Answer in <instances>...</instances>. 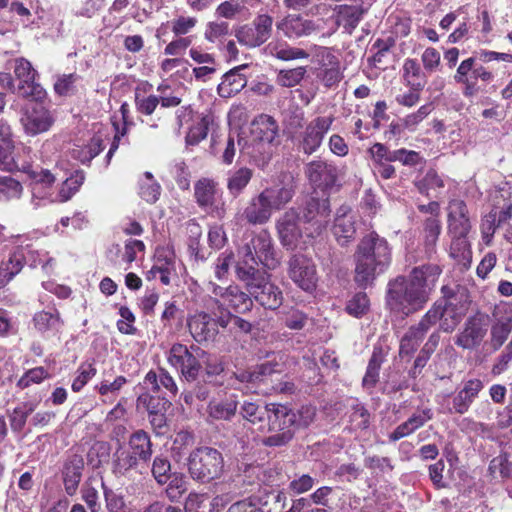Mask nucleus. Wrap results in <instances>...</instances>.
<instances>
[{"mask_svg": "<svg viewBox=\"0 0 512 512\" xmlns=\"http://www.w3.org/2000/svg\"><path fill=\"white\" fill-rule=\"evenodd\" d=\"M441 268L435 264L415 267L408 277L399 276L388 284L387 304L393 312L408 316L421 310L434 290Z\"/></svg>", "mask_w": 512, "mask_h": 512, "instance_id": "nucleus-1", "label": "nucleus"}, {"mask_svg": "<svg viewBox=\"0 0 512 512\" xmlns=\"http://www.w3.org/2000/svg\"><path fill=\"white\" fill-rule=\"evenodd\" d=\"M330 204L327 199H310L300 211L290 209L278 223V231L284 246L295 249L305 236L319 235L329 221Z\"/></svg>", "mask_w": 512, "mask_h": 512, "instance_id": "nucleus-2", "label": "nucleus"}, {"mask_svg": "<svg viewBox=\"0 0 512 512\" xmlns=\"http://www.w3.org/2000/svg\"><path fill=\"white\" fill-rule=\"evenodd\" d=\"M353 260L354 280L359 287L367 288L388 270L392 262V248L385 238L371 232L358 243Z\"/></svg>", "mask_w": 512, "mask_h": 512, "instance_id": "nucleus-3", "label": "nucleus"}, {"mask_svg": "<svg viewBox=\"0 0 512 512\" xmlns=\"http://www.w3.org/2000/svg\"><path fill=\"white\" fill-rule=\"evenodd\" d=\"M258 430L272 432L263 438L266 446L279 447L287 444L293 438V427L296 422V413L282 404H268L258 417Z\"/></svg>", "mask_w": 512, "mask_h": 512, "instance_id": "nucleus-4", "label": "nucleus"}, {"mask_svg": "<svg viewBox=\"0 0 512 512\" xmlns=\"http://www.w3.org/2000/svg\"><path fill=\"white\" fill-rule=\"evenodd\" d=\"M187 467L193 480L208 483L222 475L224 458L216 448L201 446L189 454Z\"/></svg>", "mask_w": 512, "mask_h": 512, "instance_id": "nucleus-5", "label": "nucleus"}, {"mask_svg": "<svg viewBox=\"0 0 512 512\" xmlns=\"http://www.w3.org/2000/svg\"><path fill=\"white\" fill-rule=\"evenodd\" d=\"M205 357V351L195 346H186L181 343L173 344L167 352V361L187 381L197 379L201 370V359Z\"/></svg>", "mask_w": 512, "mask_h": 512, "instance_id": "nucleus-6", "label": "nucleus"}, {"mask_svg": "<svg viewBox=\"0 0 512 512\" xmlns=\"http://www.w3.org/2000/svg\"><path fill=\"white\" fill-rule=\"evenodd\" d=\"M14 74L19 80V84L15 90L23 97H31L36 101L45 98V89L36 81L38 72L32 67L30 61L25 58H17L15 60Z\"/></svg>", "mask_w": 512, "mask_h": 512, "instance_id": "nucleus-7", "label": "nucleus"}, {"mask_svg": "<svg viewBox=\"0 0 512 512\" xmlns=\"http://www.w3.org/2000/svg\"><path fill=\"white\" fill-rule=\"evenodd\" d=\"M290 279L302 290L312 292L318 281L313 261L302 254L293 255L288 263Z\"/></svg>", "mask_w": 512, "mask_h": 512, "instance_id": "nucleus-8", "label": "nucleus"}, {"mask_svg": "<svg viewBox=\"0 0 512 512\" xmlns=\"http://www.w3.org/2000/svg\"><path fill=\"white\" fill-rule=\"evenodd\" d=\"M16 170L25 173L31 180L33 198L50 202L52 185L59 178L57 172L35 168L29 162H22Z\"/></svg>", "mask_w": 512, "mask_h": 512, "instance_id": "nucleus-9", "label": "nucleus"}, {"mask_svg": "<svg viewBox=\"0 0 512 512\" xmlns=\"http://www.w3.org/2000/svg\"><path fill=\"white\" fill-rule=\"evenodd\" d=\"M195 198L198 205L207 213L222 218L225 214L222 192L209 179H201L195 184Z\"/></svg>", "mask_w": 512, "mask_h": 512, "instance_id": "nucleus-10", "label": "nucleus"}, {"mask_svg": "<svg viewBox=\"0 0 512 512\" xmlns=\"http://www.w3.org/2000/svg\"><path fill=\"white\" fill-rule=\"evenodd\" d=\"M146 276L148 280L159 278L163 285H169L177 276L176 256L170 246H161L156 249L154 264Z\"/></svg>", "mask_w": 512, "mask_h": 512, "instance_id": "nucleus-11", "label": "nucleus"}, {"mask_svg": "<svg viewBox=\"0 0 512 512\" xmlns=\"http://www.w3.org/2000/svg\"><path fill=\"white\" fill-rule=\"evenodd\" d=\"M488 332V321L484 316L469 317L461 331L455 336V344L465 350H474Z\"/></svg>", "mask_w": 512, "mask_h": 512, "instance_id": "nucleus-12", "label": "nucleus"}, {"mask_svg": "<svg viewBox=\"0 0 512 512\" xmlns=\"http://www.w3.org/2000/svg\"><path fill=\"white\" fill-rule=\"evenodd\" d=\"M24 133L34 137L47 132L53 125L51 112L41 104H33L25 109L20 119Z\"/></svg>", "mask_w": 512, "mask_h": 512, "instance_id": "nucleus-13", "label": "nucleus"}, {"mask_svg": "<svg viewBox=\"0 0 512 512\" xmlns=\"http://www.w3.org/2000/svg\"><path fill=\"white\" fill-rule=\"evenodd\" d=\"M292 195L290 188L279 184L265 189L258 196V223L268 220L272 211L287 203Z\"/></svg>", "mask_w": 512, "mask_h": 512, "instance_id": "nucleus-14", "label": "nucleus"}, {"mask_svg": "<svg viewBox=\"0 0 512 512\" xmlns=\"http://www.w3.org/2000/svg\"><path fill=\"white\" fill-rule=\"evenodd\" d=\"M212 293L216 297V303L219 308L224 310V313L230 312L232 309L235 312H244L250 309L252 301L248 296L241 292L237 286H229L223 288L214 283H210Z\"/></svg>", "mask_w": 512, "mask_h": 512, "instance_id": "nucleus-15", "label": "nucleus"}, {"mask_svg": "<svg viewBox=\"0 0 512 512\" xmlns=\"http://www.w3.org/2000/svg\"><path fill=\"white\" fill-rule=\"evenodd\" d=\"M332 123V117H317L306 126L301 140V148L305 154L311 155L319 149Z\"/></svg>", "mask_w": 512, "mask_h": 512, "instance_id": "nucleus-16", "label": "nucleus"}, {"mask_svg": "<svg viewBox=\"0 0 512 512\" xmlns=\"http://www.w3.org/2000/svg\"><path fill=\"white\" fill-rule=\"evenodd\" d=\"M305 175L315 187L329 189L336 184L338 171L332 163L317 159L305 166Z\"/></svg>", "mask_w": 512, "mask_h": 512, "instance_id": "nucleus-17", "label": "nucleus"}, {"mask_svg": "<svg viewBox=\"0 0 512 512\" xmlns=\"http://www.w3.org/2000/svg\"><path fill=\"white\" fill-rule=\"evenodd\" d=\"M448 233L450 236H468L471 223L467 216V206L464 201L454 199L449 203Z\"/></svg>", "mask_w": 512, "mask_h": 512, "instance_id": "nucleus-18", "label": "nucleus"}, {"mask_svg": "<svg viewBox=\"0 0 512 512\" xmlns=\"http://www.w3.org/2000/svg\"><path fill=\"white\" fill-rule=\"evenodd\" d=\"M179 125L182 126L184 122L192 120V125L186 135L187 145H197L200 141L206 138L208 134L209 119L207 117L192 115V110L189 108L181 109L177 115Z\"/></svg>", "mask_w": 512, "mask_h": 512, "instance_id": "nucleus-19", "label": "nucleus"}, {"mask_svg": "<svg viewBox=\"0 0 512 512\" xmlns=\"http://www.w3.org/2000/svg\"><path fill=\"white\" fill-rule=\"evenodd\" d=\"M32 323L35 330L45 337L58 335L64 324L59 311L55 308L35 313Z\"/></svg>", "mask_w": 512, "mask_h": 512, "instance_id": "nucleus-20", "label": "nucleus"}, {"mask_svg": "<svg viewBox=\"0 0 512 512\" xmlns=\"http://www.w3.org/2000/svg\"><path fill=\"white\" fill-rule=\"evenodd\" d=\"M218 320H214L205 312H197L189 317L188 327L197 342L212 339L217 333Z\"/></svg>", "mask_w": 512, "mask_h": 512, "instance_id": "nucleus-21", "label": "nucleus"}, {"mask_svg": "<svg viewBox=\"0 0 512 512\" xmlns=\"http://www.w3.org/2000/svg\"><path fill=\"white\" fill-rule=\"evenodd\" d=\"M433 418L430 408L417 409L405 422L398 425L389 435L390 441H398L414 433Z\"/></svg>", "mask_w": 512, "mask_h": 512, "instance_id": "nucleus-22", "label": "nucleus"}, {"mask_svg": "<svg viewBox=\"0 0 512 512\" xmlns=\"http://www.w3.org/2000/svg\"><path fill=\"white\" fill-rule=\"evenodd\" d=\"M356 233L355 216L347 207H341L335 217L333 225V234L337 242L344 246L352 239Z\"/></svg>", "mask_w": 512, "mask_h": 512, "instance_id": "nucleus-23", "label": "nucleus"}, {"mask_svg": "<svg viewBox=\"0 0 512 512\" xmlns=\"http://www.w3.org/2000/svg\"><path fill=\"white\" fill-rule=\"evenodd\" d=\"M278 28L288 38L295 39L309 36L318 31L319 25L309 19L296 15H289L278 24Z\"/></svg>", "mask_w": 512, "mask_h": 512, "instance_id": "nucleus-24", "label": "nucleus"}, {"mask_svg": "<svg viewBox=\"0 0 512 512\" xmlns=\"http://www.w3.org/2000/svg\"><path fill=\"white\" fill-rule=\"evenodd\" d=\"M484 384L480 379H470L466 381L463 388L460 389L452 399L453 407L451 412L464 414L468 411L470 405L477 397L478 393L483 389Z\"/></svg>", "mask_w": 512, "mask_h": 512, "instance_id": "nucleus-25", "label": "nucleus"}, {"mask_svg": "<svg viewBox=\"0 0 512 512\" xmlns=\"http://www.w3.org/2000/svg\"><path fill=\"white\" fill-rule=\"evenodd\" d=\"M466 311V305L456 298H450L444 304L441 303L442 321L440 322V328L444 332H452L460 323Z\"/></svg>", "mask_w": 512, "mask_h": 512, "instance_id": "nucleus-26", "label": "nucleus"}, {"mask_svg": "<svg viewBox=\"0 0 512 512\" xmlns=\"http://www.w3.org/2000/svg\"><path fill=\"white\" fill-rule=\"evenodd\" d=\"M23 247H16L8 260L0 264V288L6 286L16 275H18L25 264Z\"/></svg>", "mask_w": 512, "mask_h": 512, "instance_id": "nucleus-27", "label": "nucleus"}, {"mask_svg": "<svg viewBox=\"0 0 512 512\" xmlns=\"http://www.w3.org/2000/svg\"><path fill=\"white\" fill-rule=\"evenodd\" d=\"M281 290L268 278L258 277V304L265 309L275 310L282 303Z\"/></svg>", "mask_w": 512, "mask_h": 512, "instance_id": "nucleus-28", "label": "nucleus"}, {"mask_svg": "<svg viewBox=\"0 0 512 512\" xmlns=\"http://www.w3.org/2000/svg\"><path fill=\"white\" fill-rule=\"evenodd\" d=\"M258 262L268 270H274L280 264V257L274 250L271 237L266 230L258 233Z\"/></svg>", "mask_w": 512, "mask_h": 512, "instance_id": "nucleus-29", "label": "nucleus"}, {"mask_svg": "<svg viewBox=\"0 0 512 512\" xmlns=\"http://www.w3.org/2000/svg\"><path fill=\"white\" fill-rule=\"evenodd\" d=\"M256 260L254 252L249 244L243 246L239 251V260L236 265L237 276L240 280L252 285L256 275Z\"/></svg>", "mask_w": 512, "mask_h": 512, "instance_id": "nucleus-30", "label": "nucleus"}, {"mask_svg": "<svg viewBox=\"0 0 512 512\" xmlns=\"http://www.w3.org/2000/svg\"><path fill=\"white\" fill-rule=\"evenodd\" d=\"M266 55L273 56L282 61L307 59L310 53L298 47H292L286 42H270L263 50Z\"/></svg>", "mask_w": 512, "mask_h": 512, "instance_id": "nucleus-31", "label": "nucleus"}, {"mask_svg": "<svg viewBox=\"0 0 512 512\" xmlns=\"http://www.w3.org/2000/svg\"><path fill=\"white\" fill-rule=\"evenodd\" d=\"M258 152L263 148L267 154L272 153V144L276 138L278 127L272 117L268 115L258 116Z\"/></svg>", "mask_w": 512, "mask_h": 512, "instance_id": "nucleus-32", "label": "nucleus"}, {"mask_svg": "<svg viewBox=\"0 0 512 512\" xmlns=\"http://www.w3.org/2000/svg\"><path fill=\"white\" fill-rule=\"evenodd\" d=\"M286 494L280 490L266 488L258 491V511L282 512L285 507Z\"/></svg>", "mask_w": 512, "mask_h": 512, "instance_id": "nucleus-33", "label": "nucleus"}, {"mask_svg": "<svg viewBox=\"0 0 512 512\" xmlns=\"http://www.w3.org/2000/svg\"><path fill=\"white\" fill-rule=\"evenodd\" d=\"M128 451L135 455L139 461L147 462L152 456V443L150 436L144 430L134 432L128 442Z\"/></svg>", "mask_w": 512, "mask_h": 512, "instance_id": "nucleus-34", "label": "nucleus"}, {"mask_svg": "<svg viewBox=\"0 0 512 512\" xmlns=\"http://www.w3.org/2000/svg\"><path fill=\"white\" fill-rule=\"evenodd\" d=\"M139 460L127 449H119L114 454L113 473L117 477L131 478L133 472L137 469Z\"/></svg>", "mask_w": 512, "mask_h": 512, "instance_id": "nucleus-35", "label": "nucleus"}, {"mask_svg": "<svg viewBox=\"0 0 512 512\" xmlns=\"http://www.w3.org/2000/svg\"><path fill=\"white\" fill-rule=\"evenodd\" d=\"M363 13L364 11L359 5H339L337 7L336 22L347 32L351 33L358 25Z\"/></svg>", "mask_w": 512, "mask_h": 512, "instance_id": "nucleus-36", "label": "nucleus"}, {"mask_svg": "<svg viewBox=\"0 0 512 512\" xmlns=\"http://www.w3.org/2000/svg\"><path fill=\"white\" fill-rule=\"evenodd\" d=\"M104 148L103 139L100 135H95L86 145H77L72 149V157L82 164L89 163Z\"/></svg>", "mask_w": 512, "mask_h": 512, "instance_id": "nucleus-37", "label": "nucleus"}, {"mask_svg": "<svg viewBox=\"0 0 512 512\" xmlns=\"http://www.w3.org/2000/svg\"><path fill=\"white\" fill-rule=\"evenodd\" d=\"M246 83L245 77L238 70H231L223 76L217 90L221 97H231L240 92Z\"/></svg>", "mask_w": 512, "mask_h": 512, "instance_id": "nucleus-38", "label": "nucleus"}, {"mask_svg": "<svg viewBox=\"0 0 512 512\" xmlns=\"http://www.w3.org/2000/svg\"><path fill=\"white\" fill-rule=\"evenodd\" d=\"M84 182V175L82 172H76L70 177L66 178L57 193H52L50 202H66L78 191Z\"/></svg>", "mask_w": 512, "mask_h": 512, "instance_id": "nucleus-39", "label": "nucleus"}, {"mask_svg": "<svg viewBox=\"0 0 512 512\" xmlns=\"http://www.w3.org/2000/svg\"><path fill=\"white\" fill-rule=\"evenodd\" d=\"M384 361V355L380 347H374L372 356L369 360L366 373L363 377V387L366 389H372L378 382L379 370L381 364Z\"/></svg>", "mask_w": 512, "mask_h": 512, "instance_id": "nucleus-40", "label": "nucleus"}, {"mask_svg": "<svg viewBox=\"0 0 512 512\" xmlns=\"http://www.w3.org/2000/svg\"><path fill=\"white\" fill-rule=\"evenodd\" d=\"M427 330L419 323L411 326L400 342V355H409L417 349Z\"/></svg>", "mask_w": 512, "mask_h": 512, "instance_id": "nucleus-41", "label": "nucleus"}, {"mask_svg": "<svg viewBox=\"0 0 512 512\" xmlns=\"http://www.w3.org/2000/svg\"><path fill=\"white\" fill-rule=\"evenodd\" d=\"M82 477V464L80 461L67 463L63 471V483L69 496L76 493Z\"/></svg>", "mask_w": 512, "mask_h": 512, "instance_id": "nucleus-42", "label": "nucleus"}, {"mask_svg": "<svg viewBox=\"0 0 512 512\" xmlns=\"http://www.w3.org/2000/svg\"><path fill=\"white\" fill-rule=\"evenodd\" d=\"M237 404L232 399L213 400L208 405V415L213 420H229L234 416Z\"/></svg>", "mask_w": 512, "mask_h": 512, "instance_id": "nucleus-43", "label": "nucleus"}, {"mask_svg": "<svg viewBox=\"0 0 512 512\" xmlns=\"http://www.w3.org/2000/svg\"><path fill=\"white\" fill-rule=\"evenodd\" d=\"M286 355L284 353L267 354L265 359L258 363V376L282 373L286 368Z\"/></svg>", "mask_w": 512, "mask_h": 512, "instance_id": "nucleus-44", "label": "nucleus"}, {"mask_svg": "<svg viewBox=\"0 0 512 512\" xmlns=\"http://www.w3.org/2000/svg\"><path fill=\"white\" fill-rule=\"evenodd\" d=\"M422 72L415 59H406L403 64V78L406 84L415 90H422L425 82L422 79Z\"/></svg>", "mask_w": 512, "mask_h": 512, "instance_id": "nucleus-45", "label": "nucleus"}, {"mask_svg": "<svg viewBox=\"0 0 512 512\" xmlns=\"http://www.w3.org/2000/svg\"><path fill=\"white\" fill-rule=\"evenodd\" d=\"M17 247H23V251L25 254V263H27L30 267H36L38 265H42V268L45 271H48L51 266V262L53 259L48 256L47 252L44 250L34 249L31 244H20Z\"/></svg>", "mask_w": 512, "mask_h": 512, "instance_id": "nucleus-46", "label": "nucleus"}, {"mask_svg": "<svg viewBox=\"0 0 512 512\" xmlns=\"http://www.w3.org/2000/svg\"><path fill=\"white\" fill-rule=\"evenodd\" d=\"M36 409V403L32 401L23 402L14 408L10 415V426L13 431H21L30 414Z\"/></svg>", "mask_w": 512, "mask_h": 512, "instance_id": "nucleus-47", "label": "nucleus"}, {"mask_svg": "<svg viewBox=\"0 0 512 512\" xmlns=\"http://www.w3.org/2000/svg\"><path fill=\"white\" fill-rule=\"evenodd\" d=\"M81 77L77 73L61 74L56 77L54 91L59 96H69L77 91Z\"/></svg>", "mask_w": 512, "mask_h": 512, "instance_id": "nucleus-48", "label": "nucleus"}, {"mask_svg": "<svg viewBox=\"0 0 512 512\" xmlns=\"http://www.w3.org/2000/svg\"><path fill=\"white\" fill-rule=\"evenodd\" d=\"M451 238L450 256L458 262H469L471 249L467 236H451Z\"/></svg>", "mask_w": 512, "mask_h": 512, "instance_id": "nucleus-49", "label": "nucleus"}, {"mask_svg": "<svg viewBox=\"0 0 512 512\" xmlns=\"http://www.w3.org/2000/svg\"><path fill=\"white\" fill-rule=\"evenodd\" d=\"M22 184L9 176L0 177V200L9 201L19 199L22 195Z\"/></svg>", "mask_w": 512, "mask_h": 512, "instance_id": "nucleus-50", "label": "nucleus"}, {"mask_svg": "<svg viewBox=\"0 0 512 512\" xmlns=\"http://www.w3.org/2000/svg\"><path fill=\"white\" fill-rule=\"evenodd\" d=\"M369 305L370 303L367 294L364 292H358L347 301L345 310L349 315L355 318H360L366 314L369 309Z\"/></svg>", "mask_w": 512, "mask_h": 512, "instance_id": "nucleus-51", "label": "nucleus"}, {"mask_svg": "<svg viewBox=\"0 0 512 512\" xmlns=\"http://www.w3.org/2000/svg\"><path fill=\"white\" fill-rule=\"evenodd\" d=\"M166 495L172 501H179L187 491V481L182 474H173L168 480Z\"/></svg>", "mask_w": 512, "mask_h": 512, "instance_id": "nucleus-52", "label": "nucleus"}, {"mask_svg": "<svg viewBox=\"0 0 512 512\" xmlns=\"http://www.w3.org/2000/svg\"><path fill=\"white\" fill-rule=\"evenodd\" d=\"M441 233V223L436 217H429L424 224V240L427 252H432Z\"/></svg>", "mask_w": 512, "mask_h": 512, "instance_id": "nucleus-53", "label": "nucleus"}, {"mask_svg": "<svg viewBox=\"0 0 512 512\" xmlns=\"http://www.w3.org/2000/svg\"><path fill=\"white\" fill-rule=\"evenodd\" d=\"M512 326L508 322L499 321L491 327L490 345L493 350H498L507 340L511 333Z\"/></svg>", "mask_w": 512, "mask_h": 512, "instance_id": "nucleus-54", "label": "nucleus"}, {"mask_svg": "<svg viewBox=\"0 0 512 512\" xmlns=\"http://www.w3.org/2000/svg\"><path fill=\"white\" fill-rule=\"evenodd\" d=\"M96 368L93 363L84 362L77 369V375L72 382V390L79 392L96 375Z\"/></svg>", "mask_w": 512, "mask_h": 512, "instance_id": "nucleus-55", "label": "nucleus"}, {"mask_svg": "<svg viewBox=\"0 0 512 512\" xmlns=\"http://www.w3.org/2000/svg\"><path fill=\"white\" fill-rule=\"evenodd\" d=\"M171 464L170 461L163 456H156L152 463V474L158 484H166L170 477L173 475L170 473Z\"/></svg>", "mask_w": 512, "mask_h": 512, "instance_id": "nucleus-56", "label": "nucleus"}, {"mask_svg": "<svg viewBox=\"0 0 512 512\" xmlns=\"http://www.w3.org/2000/svg\"><path fill=\"white\" fill-rule=\"evenodd\" d=\"M14 149V142H2L0 144V170L13 171L19 167L20 163L12 155Z\"/></svg>", "mask_w": 512, "mask_h": 512, "instance_id": "nucleus-57", "label": "nucleus"}, {"mask_svg": "<svg viewBox=\"0 0 512 512\" xmlns=\"http://www.w3.org/2000/svg\"><path fill=\"white\" fill-rule=\"evenodd\" d=\"M158 301V291L154 288H146L143 295L137 299V305L144 315L150 316L154 314Z\"/></svg>", "mask_w": 512, "mask_h": 512, "instance_id": "nucleus-58", "label": "nucleus"}, {"mask_svg": "<svg viewBox=\"0 0 512 512\" xmlns=\"http://www.w3.org/2000/svg\"><path fill=\"white\" fill-rule=\"evenodd\" d=\"M310 52L321 69L335 65L339 62L338 58L327 47L312 45L310 47Z\"/></svg>", "mask_w": 512, "mask_h": 512, "instance_id": "nucleus-59", "label": "nucleus"}, {"mask_svg": "<svg viewBox=\"0 0 512 512\" xmlns=\"http://www.w3.org/2000/svg\"><path fill=\"white\" fill-rule=\"evenodd\" d=\"M253 172L247 168H241L236 171L228 181V188L231 193H239L252 178Z\"/></svg>", "mask_w": 512, "mask_h": 512, "instance_id": "nucleus-60", "label": "nucleus"}, {"mask_svg": "<svg viewBox=\"0 0 512 512\" xmlns=\"http://www.w3.org/2000/svg\"><path fill=\"white\" fill-rule=\"evenodd\" d=\"M497 227L499 226L497 225L496 222L495 212H489L488 214L483 216L480 224V231L482 241L484 242L485 245L489 246L491 244Z\"/></svg>", "mask_w": 512, "mask_h": 512, "instance_id": "nucleus-61", "label": "nucleus"}, {"mask_svg": "<svg viewBox=\"0 0 512 512\" xmlns=\"http://www.w3.org/2000/svg\"><path fill=\"white\" fill-rule=\"evenodd\" d=\"M432 111L431 104H425L411 114H408L402 119L403 126L409 131H415L418 124L421 123Z\"/></svg>", "mask_w": 512, "mask_h": 512, "instance_id": "nucleus-62", "label": "nucleus"}, {"mask_svg": "<svg viewBox=\"0 0 512 512\" xmlns=\"http://www.w3.org/2000/svg\"><path fill=\"white\" fill-rule=\"evenodd\" d=\"M306 73L304 67L281 70L278 75L279 83L285 87H293L300 83Z\"/></svg>", "mask_w": 512, "mask_h": 512, "instance_id": "nucleus-63", "label": "nucleus"}, {"mask_svg": "<svg viewBox=\"0 0 512 512\" xmlns=\"http://www.w3.org/2000/svg\"><path fill=\"white\" fill-rule=\"evenodd\" d=\"M512 362V340L506 345L502 353L495 359L491 373L498 376L504 373Z\"/></svg>", "mask_w": 512, "mask_h": 512, "instance_id": "nucleus-64", "label": "nucleus"}]
</instances>
